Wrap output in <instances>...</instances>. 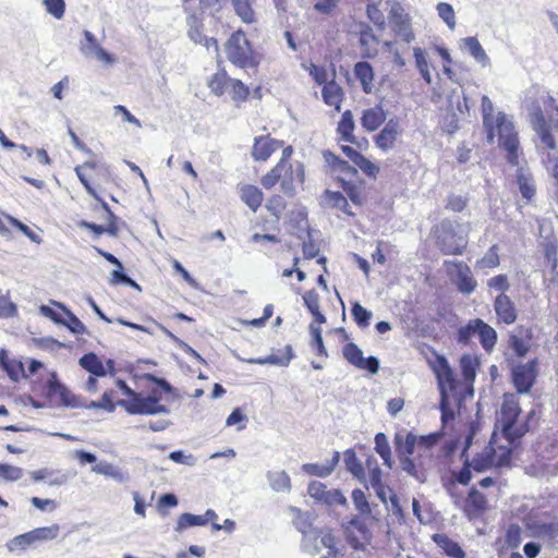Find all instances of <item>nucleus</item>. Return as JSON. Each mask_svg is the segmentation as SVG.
I'll return each instance as SVG.
<instances>
[{
  "label": "nucleus",
  "mask_w": 558,
  "mask_h": 558,
  "mask_svg": "<svg viewBox=\"0 0 558 558\" xmlns=\"http://www.w3.org/2000/svg\"><path fill=\"white\" fill-rule=\"evenodd\" d=\"M486 133L489 143H494L495 136H498V145L507 151L508 162L518 166L519 138L512 119L498 111L492 130H486Z\"/></svg>",
  "instance_id": "7ed1b4c3"
},
{
  "label": "nucleus",
  "mask_w": 558,
  "mask_h": 558,
  "mask_svg": "<svg viewBox=\"0 0 558 558\" xmlns=\"http://www.w3.org/2000/svg\"><path fill=\"white\" fill-rule=\"evenodd\" d=\"M267 480L270 487L277 493H288L291 489L290 476L284 471H269Z\"/></svg>",
  "instance_id": "7c9ffc66"
},
{
  "label": "nucleus",
  "mask_w": 558,
  "mask_h": 558,
  "mask_svg": "<svg viewBox=\"0 0 558 558\" xmlns=\"http://www.w3.org/2000/svg\"><path fill=\"white\" fill-rule=\"evenodd\" d=\"M228 60L236 66H255L253 50L245 34L241 31L233 33L225 45Z\"/></svg>",
  "instance_id": "20e7f679"
},
{
  "label": "nucleus",
  "mask_w": 558,
  "mask_h": 558,
  "mask_svg": "<svg viewBox=\"0 0 558 558\" xmlns=\"http://www.w3.org/2000/svg\"><path fill=\"white\" fill-rule=\"evenodd\" d=\"M293 170L292 166L287 161L280 160L275 168L271 169L262 179V184L265 189H271L276 183L280 182L281 190L289 196L294 194L293 186Z\"/></svg>",
  "instance_id": "6e6552de"
},
{
  "label": "nucleus",
  "mask_w": 558,
  "mask_h": 558,
  "mask_svg": "<svg viewBox=\"0 0 558 558\" xmlns=\"http://www.w3.org/2000/svg\"><path fill=\"white\" fill-rule=\"evenodd\" d=\"M437 248L446 255H462L468 246L469 227L458 221L444 219L433 230Z\"/></svg>",
  "instance_id": "f03ea898"
},
{
  "label": "nucleus",
  "mask_w": 558,
  "mask_h": 558,
  "mask_svg": "<svg viewBox=\"0 0 558 558\" xmlns=\"http://www.w3.org/2000/svg\"><path fill=\"white\" fill-rule=\"evenodd\" d=\"M34 544L29 533L17 535L7 543V547L10 551L25 550L27 547Z\"/></svg>",
  "instance_id": "3c124183"
},
{
  "label": "nucleus",
  "mask_w": 558,
  "mask_h": 558,
  "mask_svg": "<svg viewBox=\"0 0 558 558\" xmlns=\"http://www.w3.org/2000/svg\"><path fill=\"white\" fill-rule=\"evenodd\" d=\"M323 99L326 105L333 106L337 111L340 110L342 100V88L333 81L328 82L323 87Z\"/></svg>",
  "instance_id": "c85d7f7f"
},
{
  "label": "nucleus",
  "mask_w": 558,
  "mask_h": 558,
  "mask_svg": "<svg viewBox=\"0 0 558 558\" xmlns=\"http://www.w3.org/2000/svg\"><path fill=\"white\" fill-rule=\"evenodd\" d=\"M169 459L175 463H180V464H184V465H189V466H193L196 463V458L193 454H191V453L185 454L184 451H182V450L172 451L169 454Z\"/></svg>",
  "instance_id": "0e129e2a"
},
{
  "label": "nucleus",
  "mask_w": 558,
  "mask_h": 558,
  "mask_svg": "<svg viewBox=\"0 0 558 558\" xmlns=\"http://www.w3.org/2000/svg\"><path fill=\"white\" fill-rule=\"evenodd\" d=\"M230 77L225 70L215 73L208 81L207 85L210 92L217 96H221L228 90Z\"/></svg>",
  "instance_id": "e433bc0d"
},
{
  "label": "nucleus",
  "mask_w": 558,
  "mask_h": 558,
  "mask_svg": "<svg viewBox=\"0 0 558 558\" xmlns=\"http://www.w3.org/2000/svg\"><path fill=\"white\" fill-rule=\"evenodd\" d=\"M436 9L439 17L447 24V26L450 29H454L456 13L452 5L446 2H439Z\"/></svg>",
  "instance_id": "09e8293b"
},
{
  "label": "nucleus",
  "mask_w": 558,
  "mask_h": 558,
  "mask_svg": "<svg viewBox=\"0 0 558 558\" xmlns=\"http://www.w3.org/2000/svg\"><path fill=\"white\" fill-rule=\"evenodd\" d=\"M117 404L124 408L130 414L153 415L169 413V409L166 405L159 404V399L156 396L143 398L141 395L136 393L134 398L119 400Z\"/></svg>",
  "instance_id": "0eeeda50"
},
{
  "label": "nucleus",
  "mask_w": 558,
  "mask_h": 558,
  "mask_svg": "<svg viewBox=\"0 0 558 558\" xmlns=\"http://www.w3.org/2000/svg\"><path fill=\"white\" fill-rule=\"evenodd\" d=\"M291 510H292V512H294L296 514L293 520L295 527L298 529V531H300L305 536L304 542H307V539H308L307 535H308L311 526H312V523L310 520V514L302 512L300 509H296V508H292ZM304 546L307 547L306 543H304Z\"/></svg>",
  "instance_id": "c03bdc74"
},
{
  "label": "nucleus",
  "mask_w": 558,
  "mask_h": 558,
  "mask_svg": "<svg viewBox=\"0 0 558 558\" xmlns=\"http://www.w3.org/2000/svg\"><path fill=\"white\" fill-rule=\"evenodd\" d=\"M515 177L522 197L526 201H531L536 192L535 181L532 173L527 169L519 168Z\"/></svg>",
  "instance_id": "aec40b11"
},
{
  "label": "nucleus",
  "mask_w": 558,
  "mask_h": 558,
  "mask_svg": "<svg viewBox=\"0 0 558 558\" xmlns=\"http://www.w3.org/2000/svg\"><path fill=\"white\" fill-rule=\"evenodd\" d=\"M354 74L361 82L362 88L365 93H372L374 71L368 62H357L354 66Z\"/></svg>",
  "instance_id": "a878e982"
},
{
  "label": "nucleus",
  "mask_w": 558,
  "mask_h": 558,
  "mask_svg": "<svg viewBox=\"0 0 558 558\" xmlns=\"http://www.w3.org/2000/svg\"><path fill=\"white\" fill-rule=\"evenodd\" d=\"M231 3L235 13L244 23L254 22L255 14L250 0H231Z\"/></svg>",
  "instance_id": "79ce46f5"
},
{
  "label": "nucleus",
  "mask_w": 558,
  "mask_h": 558,
  "mask_svg": "<svg viewBox=\"0 0 558 558\" xmlns=\"http://www.w3.org/2000/svg\"><path fill=\"white\" fill-rule=\"evenodd\" d=\"M60 532V526L58 524H52L50 526L37 527L29 531V535L34 541V544L37 542H47L54 539Z\"/></svg>",
  "instance_id": "58836bf2"
},
{
  "label": "nucleus",
  "mask_w": 558,
  "mask_h": 558,
  "mask_svg": "<svg viewBox=\"0 0 558 558\" xmlns=\"http://www.w3.org/2000/svg\"><path fill=\"white\" fill-rule=\"evenodd\" d=\"M375 451L384 460V464L389 469L392 468L393 461L391 458V449L388 442V438L384 433H377L374 438Z\"/></svg>",
  "instance_id": "f704fd0d"
},
{
  "label": "nucleus",
  "mask_w": 558,
  "mask_h": 558,
  "mask_svg": "<svg viewBox=\"0 0 558 558\" xmlns=\"http://www.w3.org/2000/svg\"><path fill=\"white\" fill-rule=\"evenodd\" d=\"M445 266L451 281L459 292L463 294H471L474 292L477 282L472 275L471 268L464 262L446 260Z\"/></svg>",
  "instance_id": "423d86ee"
},
{
  "label": "nucleus",
  "mask_w": 558,
  "mask_h": 558,
  "mask_svg": "<svg viewBox=\"0 0 558 558\" xmlns=\"http://www.w3.org/2000/svg\"><path fill=\"white\" fill-rule=\"evenodd\" d=\"M530 122L537 135L536 151L547 173L558 183V146L553 132L558 133V107L553 98L545 102L544 111L537 105L529 108Z\"/></svg>",
  "instance_id": "f257e3e1"
},
{
  "label": "nucleus",
  "mask_w": 558,
  "mask_h": 558,
  "mask_svg": "<svg viewBox=\"0 0 558 558\" xmlns=\"http://www.w3.org/2000/svg\"><path fill=\"white\" fill-rule=\"evenodd\" d=\"M48 395L49 396H58L60 402L65 407H75V397L73 393L62 385L57 376L53 374L51 378L47 383Z\"/></svg>",
  "instance_id": "a211bd4d"
},
{
  "label": "nucleus",
  "mask_w": 558,
  "mask_h": 558,
  "mask_svg": "<svg viewBox=\"0 0 558 558\" xmlns=\"http://www.w3.org/2000/svg\"><path fill=\"white\" fill-rule=\"evenodd\" d=\"M307 494L315 500L326 506H347L348 500L339 489H327V486L318 481L308 484Z\"/></svg>",
  "instance_id": "9d476101"
},
{
  "label": "nucleus",
  "mask_w": 558,
  "mask_h": 558,
  "mask_svg": "<svg viewBox=\"0 0 558 558\" xmlns=\"http://www.w3.org/2000/svg\"><path fill=\"white\" fill-rule=\"evenodd\" d=\"M509 347L520 357L524 356L529 351V345L526 341L515 335L510 336Z\"/></svg>",
  "instance_id": "e2e57ef3"
},
{
  "label": "nucleus",
  "mask_w": 558,
  "mask_h": 558,
  "mask_svg": "<svg viewBox=\"0 0 558 558\" xmlns=\"http://www.w3.org/2000/svg\"><path fill=\"white\" fill-rule=\"evenodd\" d=\"M329 201L332 202V206L335 208L340 209L349 216H353L354 214L350 210L349 203L347 198L340 192H327Z\"/></svg>",
  "instance_id": "6e6d98bb"
},
{
  "label": "nucleus",
  "mask_w": 558,
  "mask_h": 558,
  "mask_svg": "<svg viewBox=\"0 0 558 558\" xmlns=\"http://www.w3.org/2000/svg\"><path fill=\"white\" fill-rule=\"evenodd\" d=\"M354 322L361 328H366L369 325V320L372 318V312L362 306L360 303L355 302L352 305L351 310Z\"/></svg>",
  "instance_id": "49530a36"
},
{
  "label": "nucleus",
  "mask_w": 558,
  "mask_h": 558,
  "mask_svg": "<svg viewBox=\"0 0 558 558\" xmlns=\"http://www.w3.org/2000/svg\"><path fill=\"white\" fill-rule=\"evenodd\" d=\"M354 165L357 166L368 177L375 178L376 174L379 172V168L371 160L365 158L362 154L355 160Z\"/></svg>",
  "instance_id": "bf43d9fd"
},
{
  "label": "nucleus",
  "mask_w": 558,
  "mask_h": 558,
  "mask_svg": "<svg viewBox=\"0 0 558 558\" xmlns=\"http://www.w3.org/2000/svg\"><path fill=\"white\" fill-rule=\"evenodd\" d=\"M461 48L465 49L470 56H472L476 62L482 64L483 66H487L489 64V58L482 45L475 37H466L461 40Z\"/></svg>",
  "instance_id": "5701e85b"
},
{
  "label": "nucleus",
  "mask_w": 558,
  "mask_h": 558,
  "mask_svg": "<svg viewBox=\"0 0 558 558\" xmlns=\"http://www.w3.org/2000/svg\"><path fill=\"white\" fill-rule=\"evenodd\" d=\"M352 501L361 515H369L373 520H377L376 515L372 513L371 505L362 489H354L352 492Z\"/></svg>",
  "instance_id": "ea45409f"
},
{
  "label": "nucleus",
  "mask_w": 558,
  "mask_h": 558,
  "mask_svg": "<svg viewBox=\"0 0 558 558\" xmlns=\"http://www.w3.org/2000/svg\"><path fill=\"white\" fill-rule=\"evenodd\" d=\"M0 365L13 381H19V379L25 374L23 363L15 360H9L4 350L0 351Z\"/></svg>",
  "instance_id": "c756f323"
},
{
  "label": "nucleus",
  "mask_w": 558,
  "mask_h": 558,
  "mask_svg": "<svg viewBox=\"0 0 558 558\" xmlns=\"http://www.w3.org/2000/svg\"><path fill=\"white\" fill-rule=\"evenodd\" d=\"M476 366H477V361L475 357H473L469 354L463 355L461 357L460 367H461L462 376L465 381H468V383L474 381V379L476 377Z\"/></svg>",
  "instance_id": "37998d69"
},
{
  "label": "nucleus",
  "mask_w": 558,
  "mask_h": 558,
  "mask_svg": "<svg viewBox=\"0 0 558 558\" xmlns=\"http://www.w3.org/2000/svg\"><path fill=\"white\" fill-rule=\"evenodd\" d=\"M496 114L497 112H495L493 101L488 96L484 95L482 97V116L485 130H492Z\"/></svg>",
  "instance_id": "a18cd8bd"
},
{
  "label": "nucleus",
  "mask_w": 558,
  "mask_h": 558,
  "mask_svg": "<svg viewBox=\"0 0 558 558\" xmlns=\"http://www.w3.org/2000/svg\"><path fill=\"white\" fill-rule=\"evenodd\" d=\"M241 199L252 209L256 211L263 202L262 191L254 185H243L240 191Z\"/></svg>",
  "instance_id": "cd10ccee"
},
{
  "label": "nucleus",
  "mask_w": 558,
  "mask_h": 558,
  "mask_svg": "<svg viewBox=\"0 0 558 558\" xmlns=\"http://www.w3.org/2000/svg\"><path fill=\"white\" fill-rule=\"evenodd\" d=\"M339 459H340L339 452L335 451L332 459L328 463H326V464L306 463V464H303L302 469L308 475H315L318 477H327L333 472L336 465L339 462Z\"/></svg>",
  "instance_id": "4be33fe9"
},
{
  "label": "nucleus",
  "mask_w": 558,
  "mask_h": 558,
  "mask_svg": "<svg viewBox=\"0 0 558 558\" xmlns=\"http://www.w3.org/2000/svg\"><path fill=\"white\" fill-rule=\"evenodd\" d=\"M355 124L353 120V114L350 110H347L342 113L340 122L338 124V133L340 134L341 141L353 143Z\"/></svg>",
  "instance_id": "2f4dec72"
},
{
  "label": "nucleus",
  "mask_w": 558,
  "mask_h": 558,
  "mask_svg": "<svg viewBox=\"0 0 558 558\" xmlns=\"http://www.w3.org/2000/svg\"><path fill=\"white\" fill-rule=\"evenodd\" d=\"M234 100H245L248 95V88L240 81L231 78L228 84V90Z\"/></svg>",
  "instance_id": "8fccbe9b"
},
{
  "label": "nucleus",
  "mask_w": 558,
  "mask_h": 558,
  "mask_svg": "<svg viewBox=\"0 0 558 558\" xmlns=\"http://www.w3.org/2000/svg\"><path fill=\"white\" fill-rule=\"evenodd\" d=\"M23 469L11 464L0 463V477L8 482H15L23 476Z\"/></svg>",
  "instance_id": "603ef678"
},
{
  "label": "nucleus",
  "mask_w": 558,
  "mask_h": 558,
  "mask_svg": "<svg viewBox=\"0 0 558 558\" xmlns=\"http://www.w3.org/2000/svg\"><path fill=\"white\" fill-rule=\"evenodd\" d=\"M494 308L497 317L507 325L513 324L517 319V310L511 299L505 294L499 293L494 303Z\"/></svg>",
  "instance_id": "4468645a"
},
{
  "label": "nucleus",
  "mask_w": 558,
  "mask_h": 558,
  "mask_svg": "<svg viewBox=\"0 0 558 558\" xmlns=\"http://www.w3.org/2000/svg\"><path fill=\"white\" fill-rule=\"evenodd\" d=\"M386 120V113L381 106H375L363 112L361 124L367 131H375Z\"/></svg>",
  "instance_id": "412c9836"
},
{
  "label": "nucleus",
  "mask_w": 558,
  "mask_h": 558,
  "mask_svg": "<svg viewBox=\"0 0 558 558\" xmlns=\"http://www.w3.org/2000/svg\"><path fill=\"white\" fill-rule=\"evenodd\" d=\"M284 207L286 203L283 198L279 195L270 197L266 205L267 210L270 211L277 218L283 211Z\"/></svg>",
  "instance_id": "774afa93"
},
{
  "label": "nucleus",
  "mask_w": 558,
  "mask_h": 558,
  "mask_svg": "<svg viewBox=\"0 0 558 558\" xmlns=\"http://www.w3.org/2000/svg\"><path fill=\"white\" fill-rule=\"evenodd\" d=\"M344 527L348 532L356 531L363 541H368L371 538L368 527L357 515L351 517Z\"/></svg>",
  "instance_id": "de8ad7c7"
},
{
  "label": "nucleus",
  "mask_w": 558,
  "mask_h": 558,
  "mask_svg": "<svg viewBox=\"0 0 558 558\" xmlns=\"http://www.w3.org/2000/svg\"><path fill=\"white\" fill-rule=\"evenodd\" d=\"M57 305L61 307L65 314V318H63V323H61V325L68 327L72 333H87L85 325L71 311H69L63 304L57 303Z\"/></svg>",
  "instance_id": "4c0bfd02"
},
{
  "label": "nucleus",
  "mask_w": 558,
  "mask_h": 558,
  "mask_svg": "<svg viewBox=\"0 0 558 558\" xmlns=\"http://www.w3.org/2000/svg\"><path fill=\"white\" fill-rule=\"evenodd\" d=\"M400 131L399 122L395 119H390L375 137L377 147L384 151L392 149Z\"/></svg>",
  "instance_id": "f8f14e48"
},
{
  "label": "nucleus",
  "mask_w": 558,
  "mask_h": 558,
  "mask_svg": "<svg viewBox=\"0 0 558 558\" xmlns=\"http://www.w3.org/2000/svg\"><path fill=\"white\" fill-rule=\"evenodd\" d=\"M487 500L485 496L476 488H471L466 498V511L469 513L478 514L486 508Z\"/></svg>",
  "instance_id": "c9c22d12"
},
{
  "label": "nucleus",
  "mask_w": 558,
  "mask_h": 558,
  "mask_svg": "<svg viewBox=\"0 0 558 558\" xmlns=\"http://www.w3.org/2000/svg\"><path fill=\"white\" fill-rule=\"evenodd\" d=\"M388 20L393 33L403 41L410 44L414 39L411 20L400 3L395 2L391 4Z\"/></svg>",
  "instance_id": "1a4fd4ad"
},
{
  "label": "nucleus",
  "mask_w": 558,
  "mask_h": 558,
  "mask_svg": "<svg viewBox=\"0 0 558 558\" xmlns=\"http://www.w3.org/2000/svg\"><path fill=\"white\" fill-rule=\"evenodd\" d=\"M343 356L345 360L360 369H366L371 374L379 371V361L375 356L364 357L362 350L355 343H347L343 347Z\"/></svg>",
  "instance_id": "9b49d317"
},
{
  "label": "nucleus",
  "mask_w": 558,
  "mask_h": 558,
  "mask_svg": "<svg viewBox=\"0 0 558 558\" xmlns=\"http://www.w3.org/2000/svg\"><path fill=\"white\" fill-rule=\"evenodd\" d=\"M281 144L269 136H259L255 138L252 149V156L255 160L265 161L276 151Z\"/></svg>",
  "instance_id": "2eb2a0df"
},
{
  "label": "nucleus",
  "mask_w": 558,
  "mask_h": 558,
  "mask_svg": "<svg viewBox=\"0 0 558 558\" xmlns=\"http://www.w3.org/2000/svg\"><path fill=\"white\" fill-rule=\"evenodd\" d=\"M488 287L490 289H494L495 291H498L499 293H505L507 290H509V282L508 278L505 275H498L493 278H490L487 282Z\"/></svg>",
  "instance_id": "69168bd1"
},
{
  "label": "nucleus",
  "mask_w": 558,
  "mask_h": 558,
  "mask_svg": "<svg viewBox=\"0 0 558 558\" xmlns=\"http://www.w3.org/2000/svg\"><path fill=\"white\" fill-rule=\"evenodd\" d=\"M46 10L56 19H61L64 14V0H45Z\"/></svg>",
  "instance_id": "680f3d73"
},
{
  "label": "nucleus",
  "mask_w": 558,
  "mask_h": 558,
  "mask_svg": "<svg viewBox=\"0 0 558 558\" xmlns=\"http://www.w3.org/2000/svg\"><path fill=\"white\" fill-rule=\"evenodd\" d=\"M475 335L478 337L482 347L486 351H492L497 341L496 330L484 320L474 319Z\"/></svg>",
  "instance_id": "dca6fc26"
},
{
  "label": "nucleus",
  "mask_w": 558,
  "mask_h": 558,
  "mask_svg": "<svg viewBox=\"0 0 558 558\" xmlns=\"http://www.w3.org/2000/svg\"><path fill=\"white\" fill-rule=\"evenodd\" d=\"M189 37L194 41V43H197V44H203V40H204V45L207 47V49H209L210 47H214L215 51L218 50V44H217V40L214 39V38H207L205 36L202 35V33L198 31L197 27H192L190 31H189Z\"/></svg>",
  "instance_id": "13d9d810"
},
{
  "label": "nucleus",
  "mask_w": 558,
  "mask_h": 558,
  "mask_svg": "<svg viewBox=\"0 0 558 558\" xmlns=\"http://www.w3.org/2000/svg\"><path fill=\"white\" fill-rule=\"evenodd\" d=\"M206 525L205 518L192 513H183L179 517L177 525L174 530L177 532H182L191 526H203Z\"/></svg>",
  "instance_id": "a19ab883"
},
{
  "label": "nucleus",
  "mask_w": 558,
  "mask_h": 558,
  "mask_svg": "<svg viewBox=\"0 0 558 558\" xmlns=\"http://www.w3.org/2000/svg\"><path fill=\"white\" fill-rule=\"evenodd\" d=\"M31 477L35 482L46 481V483L49 486H61V485H64L69 480V476L66 473H63L58 470H52V469H40V470L32 471Z\"/></svg>",
  "instance_id": "f3484780"
},
{
  "label": "nucleus",
  "mask_w": 558,
  "mask_h": 558,
  "mask_svg": "<svg viewBox=\"0 0 558 558\" xmlns=\"http://www.w3.org/2000/svg\"><path fill=\"white\" fill-rule=\"evenodd\" d=\"M17 313L16 305L10 300L8 294L0 291V317L9 318Z\"/></svg>",
  "instance_id": "5fc2aeb1"
},
{
  "label": "nucleus",
  "mask_w": 558,
  "mask_h": 558,
  "mask_svg": "<svg viewBox=\"0 0 558 558\" xmlns=\"http://www.w3.org/2000/svg\"><path fill=\"white\" fill-rule=\"evenodd\" d=\"M92 472L100 475H105L107 477H111L118 483H126L129 481L128 473L123 472L118 466L107 462V461H100L96 465L92 468Z\"/></svg>",
  "instance_id": "b1692460"
},
{
  "label": "nucleus",
  "mask_w": 558,
  "mask_h": 558,
  "mask_svg": "<svg viewBox=\"0 0 558 558\" xmlns=\"http://www.w3.org/2000/svg\"><path fill=\"white\" fill-rule=\"evenodd\" d=\"M113 391H106L99 401H92L88 409H104L109 413L114 412L116 404L112 402Z\"/></svg>",
  "instance_id": "864d4df0"
},
{
  "label": "nucleus",
  "mask_w": 558,
  "mask_h": 558,
  "mask_svg": "<svg viewBox=\"0 0 558 558\" xmlns=\"http://www.w3.org/2000/svg\"><path fill=\"white\" fill-rule=\"evenodd\" d=\"M505 542L510 548H517L521 543L520 526L514 524L510 525L507 530Z\"/></svg>",
  "instance_id": "052dcab7"
},
{
  "label": "nucleus",
  "mask_w": 558,
  "mask_h": 558,
  "mask_svg": "<svg viewBox=\"0 0 558 558\" xmlns=\"http://www.w3.org/2000/svg\"><path fill=\"white\" fill-rule=\"evenodd\" d=\"M434 541L448 556L452 558H464V551L462 548L458 543L453 542L448 536L442 534H435Z\"/></svg>",
  "instance_id": "473e14b6"
},
{
  "label": "nucleus",
  "mask_w": 558,
  "mask_h": 558,
  "mask_svg": "<svg viewBox=\"0 0 558 558\" xmlns=\"http://www.w3.org/2000/svg\"><path fill=\"white\" fill-rule=\"evenodd\" d=\"M417 436L413 433H398L395 436V447L398 457H411L417 446Z\"/></svg>",
  "instance_id": "6ab92c4d"
},
{
  "label": "nucleus",
  "mask_w": 558,
  "mask_h": 558,
  "mask_svg": "<svg viewBox=\"0 0 558 558\" xmlns=\"http://www.w3.org/2000/svg\"><path fill=\"white\" fill-rule=\"evenodd\" d=\"M534 364L526 363L524 365H519L512 371V379L513 384L520 393H524L530 391L533 381H534Z\"/></svg>",
  "instance_id": "ddd939ff"
},
{
  "label": "nucleus",
  "mask_w": 558,
  "mask_h": 558,
  "mask_svg": "<svg viewBox=\"0 0 558 558\" xmlns=\"http://www.w3.org/2000/svg\"><path fill=\"white\" fill-rule=\"evenodd\" d=\"M343 462L345 469L361 483L366 482L365 470L360 460L356 457V453L352 449H348L343 453Z\"/></svg>",
  "instance_id": "393cba45"
},
{
  "label": "nucleus",
  "mask_w": 558,
  "mask_h": 558,
  "mask_svg": "<svg viewBox=\"0 0 558 558\" xmlns=\"http://www.w3.org/2000/svg\"><path fill=\"white\" fill-rule=\"evenodd\" d=\"M520 412L521 410L517 396L505 395L500 415L498 417V424L501 427L502 434L510 442L521 438L524 434L523 429L514 426Z\"/></svg>",
  "instance_id": "39448f33"
},
{
  "label": "nucleus",
  "mask_w": 558,
  "mask_h": 558,
  "mask_svg": "<svg viewBox=\"0 0 558 558\" xmlns=\"http://www.w3.org/2000/svg\"><path fill=\"white\" fill-rule=\"evenodd\" d=\"M303 301H304V304L305 306L307 307V310L310 311V313L313 315V317L315 318V322L317 324H325L326 323V317L324 316V314L319 311V296L318 294L316 293V291L314 290H310L307 291L304 295H303Z\"/></svg>",
  "instance_id": "72a5a7b5"
},
{
  "label": "nucleus",
  "mask_w": 558,
  "mask_h": 558,
  "mask_svg": "<svg viewBox=\"0 0 558 558\" xmlns=\"http://www.w3.org/2000/svg\"><path fill=\"white\" fill-rule=\"evenodd\" d=\"M412 510L413 514L417 518L420 523L427 524L432 521V514L428 509H422L420 501L417 499L412 500Z\"/></svg>",
  "instance_id": "338daca9"
},
{
  "label": "nucleus",
  "mask_w": 558,
  "mask_h": 558,
  "mask_svg": "<svg viewBox=\"0 0 558 558\" xmlns=\"http://www.w3.org/2000/svg\"><path fill=\"white\" fill-rule=\"evenodd\" d=\"M499 265L498 250L496 245H493L487 253L478 260L481 268H494Z\"/></svg>",
  "instance_id": "4d7b16f0"
},
{
  "label": "nucleus",
  "mask_w": 558,
  "mask_h": 558,
  "mask_svg": "<svg viewBox=\"0 0 558 558\" xmlns=\"http://www.w3.org/2000/svg\"><path fill=\"white\" fill-rule=\"evenodd\" d=\"M78 364L85 371H87L88 373H90L94 376L104 377L107 374L106 366L98 359V356L95 353H93V352L83 355L80 359Z\"/></svg>",
  "instance_id": "bb28decb"
}]
</instances>
